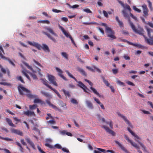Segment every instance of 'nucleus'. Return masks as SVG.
I'll return each mask as SVG.
<instances>
[{"label":"nucleus","instance_id":"nucleus-1","mask_svg":"<svg viewBox=\"0 0 153 153\" xmlns=\"http://www.w3.org/2000/svg\"><path fill=\"white\" fill-rule=\"evenodd\" d=\"M128 22L130 26L135 33L143 36L145 39L146 42L148 44L151 45H153V36H151V33H153V30L148 28L147 26L146 27V28L149 38H148L144 35V31L143 28L141 27H138L137 29L130 19H128Z\"/></svg>","mask_w":153,"mask_h":153},{"label":"nucleus","instance_id":"nucleus-2","mask_svg":"<svg viewBox=\"0 0 153 153\" xmlns=\"http://www.w3.org/2000/svg\"><path fill=\"white\" fill-rule=\"evenodd\" d=\"M24 64L27 66V68L32 71L33 72V73H31L30 72H28L27 71L25 70H23L22 71V73L28 79V80L30 81V79L29 76L27 75V73L29 74L30 76L33 78L34 79H37V77L35 74L34 73L35 72L33 69V68L32 66H30L27 62H23Z\"/></svg>","mask_w":153,"mask_h":153},{"label":"nucleus","instance_id":"nucleus-3","mask_svg":"<svg viewBox=\"0 0 153 153\" xmlns=\"http://www.w3.org/2000/svg\"><path fill=\"white\" fill-rule=\"evenodd\" d=\"M66 73L67 74L69 77L74 79V80L77 82V85L82 88L83 90L86 93H88L87 91H89V90L87 88V86L85 85L82 82L78 81L73 76L72 74L68 70L65 71Z\"/></svg>","mask_w":153,"mask_h":153},{"label":"nucleus","instance_id":"nucleus-4","mask_svg":"<svg viewBox=\"0 0 153 153\" xmlns=\"http://www.w3.org/2000/svg\"><path fill=\"white\" fill-rule=\"evenodd\" d=\"M18 90L20 94L21 95H24V94L23 91L26 92L27 93L26 94L27 96L29 98H35L36 97V95L31 94L29 90L21 85L18 86Z\"/></svg>","mask_w":153,"mask_h":153},{"label":"nucleus","instance_id":"nucleus-5","mask_svg":"<svg viewBox=\"0 0 153 153\" xmlns=\"http://www.w3.org/2000/svg\"><path fill=\"white\" fill-rule=\"evenodd\" d=\"M105 32L108 37L112 39H115L116 37L115 36V32L109 27H107L105 29Z\"/></svg>","mask_w":153,"mask_h":153},{"label":"nucleus","instance_id":"nucleus-6","mask_svg":"<svg viewBox=\"0 0 153 153\" xmlns=\"http://www.w3.org/2000/svg\"><path fill=\"white\" fill-rule=\"evenodd\" d=\"M5 53L2 47L0 45V56L1 57L2 59H4L5 60L8 61L10 64L13 66L15 67V64L10 59L7 58L4 56L3 55Z\"/></svg>","mask_w":153,"mask_h":153},{"label":"nucleus","instance_id":"nucleus-7","mask_svg":"<svg viewBox=\"0 0 153 153\" xmlns=\"http://www.w3.org/2000/svg\"><path fill=\"white\" fill-rule=\"evenodd\" d=\"M59 28L61 30L62 33L65 35L67 38H69L71 40L72 42L74 44V46L76 47V45L75 42L74 40L72 38L71 36L64 29V28L62 26L59 25Z\"/></svg>","mask_w":153,"mask_h":153},{"label":"nucleus","instance_id":"nucleus-8","mask_svg":"<svg viewBox=\"0 0 153 153\" xmlns=\"http://www.w3.org/2000/svg\"><path fill=\"white\" fill-rule=\"evenodd\" d=\"M117 114L119 116L121 117L123 119L125 122L130 127L132 128L133 127L132 125L130 122L123 115L121 114L120 112H118Z\"/></svg>","mask_w":153,"mask_h":153},{"label":"nucleus","instance_id":"nucleus-9","mask_svg":"<svg viewBox=\"0 0 153 153\" xmlns=\"http://www.w3.org/2000/svg\"><path fill=\"white\" fill-rule=\"evenodd\" d=\"M118 40L120 42H126L129 45H131L135 47H141L140 45L133 43L125 39H122V38H120Z\"/></svg>","mask_w":153,"mask_h":153},{"label":"nucleus","instance_id":"nucleus-10","mask_svg":"<svg viewBox=\"0 0 153 153\" xmlns=\"http://www.w3.org/2000/svg\"><path fill=\"white\" fill-rule=\"evenodd\" d=\"M48 78L49 80L51 83L55 86H57V84L55 81V77L54 76L51 75H48Z\"/></svg>","mask_w":153,"mask_h":153},{"label":"nucleus","instance_id":"nucleus-11","mask_svg":"<svg viewBox=\"0 0 153 153\" xmlns=\"http://www.w3.org/2000/svg\"><path fill=\"white\" fill-rule=\"evenodd\" d=\"M142 7L143 10V16L146 18L148 15V9L146 4L142 6Z\"/></svg>","mask_w":153,"mask_h":153},{"label":"nucleus","instance_id":"nucleus-12","mask_svg":"<svg viewBox=\"0 0 153 153\" xmlns=\"http://www.w3.org/2000/svg\"><path fill=\"white\" fill-rule=\"evenodd\" d=\"M27 43L30 45L37 48L39 50H40L41 48V46L38 43L36 42H31L30 41H28Z\"/></svg>","mask_w":153,"mask_h":153},{"label":"nucleus","instance_id":"nucleus-13","mask_svg":"<svg viewBox=\"0 0 153 153\" xmlns=\"http://www.w3.org/2000/svg\"><path fill=\"white\" fill-rule=\"evenodd\" d=\"M55 69L56 71L58 73V75L59 76H60L61 78L65 80H67V79L63 75V71H62L60 69V68H59L58 67H56Z\"/></svg>","mask_w":153,"mask_h":153},{"label":"nucleus","instance_id":"nucleus-14","mask_svg":"<svg viewBox=\"0 0 153 153\" xmlns=\"http://www.w3.org/2000/svg\"><path fill=\"white\" fill-rule=\"evenodd\" d=\"M102 127L104 128V129L109 134L112 135L113 136L115 135V134L114 132L112 130L109 129V128L108 127L105 126H102Z\"/></svg>","mask_w":153,"mask_h":153},{"label":"nucleus","instance_id":"nucleus-15","mask_svg":"<svg viewBox=\"0 0 153 153\" xmlns=\"http://www.w3.org/2000/svg\"><path fill=\"white\" fill-rule=\"evenodd\" d=\"M45 30L48 31V32L50 33L51 34L55 36H57V34L55 33L53 30L51 28L46 27H45Z\"/></svg>","mask_w":153,"mask_h":153},{"label":"nucleus","instance_id":"nucleus-16","mask_svg":"<svg viewBox=\"0 0 153 153\" xmlns=\"http://www.w3.org/2000/svg\"><path fill=\"white\" fill-rule=\"evenodd\" d=\"M115 142L119 146L121 149L124 151L126 153H130L118 141L115 140Z\"/></svg>","mask_w":153,"mask_h":153},{"label":"nucleus","instance_id":"nucleus-17","mask_svg":"<svg viewBox=\"0 0 153 153\" xmlns=\"http://www.w3.org/2000/svg\"><path fill=\"white\" fill-rule=\"evenodd\" d=\"M12 133L18 135L22 136L23 133L22 131L16 129H12L11 130Z\"/></svg>","mask_w":153,"mask_h":153},{"label":"nucleus","instance_id":"nucleus-18","mask_svg":"<svg viewBox=\"0 0 153 153\" xmlns=\"http://www.w3.org/2000/svg\"><path fill=\"white\" fill-rule=\"evenodd\" d=\"M118 2L125 9H128L129 12L131 11V9L129 5L127 4L124 5L122 1H118Z\"/></svg>","mask_w":153,"mask_h":153},{"label":"nucleus","instance_id":"nucleus-19","mask_svg":"<svg viewBox=\"0 0 153 153\" xmlns=\"http://www.w3.org/2000/svg\"><path fill=\"white\" fill-rule=\"evenodd\" d=\"M23 113L24 115L27 116L28 117L31 116H35V114L33 111H31L29 110L24 111Z\"/></svg>","mask_w":153,"mask_h":153},{"label":"nucleus","instance_id":"nucleus-20","mask_svg":"<svg viewBox=\"0 0 153 153\" xmlns=\"http://www.w3.org/2000/svg\"><path fill=\"white\" fill-rule=\"evenodd\" d=\"M46 102L50 107H52V108L58 111L60 110V109L58 108L56 106L51 104L49 100H46Z\"/></svg>","mask_w":153,"mask_h":153},{"label":"nucleus","instance_id":"nucleus-21","mask_svg":"<svg viewBox=\"0 0 153 153\" xmlns=\"http://www.w3.org/2000/svg\"><path fill=\"white\" fill-rule=\"evenodd\" d=\"M25 140L27 141V143H29L34 149H35V145L33 142L30 140L29 138H25Z\"/></svg>","mask_w":153,"mask_h":153},{"label":"nucleus","instance_id":"nucleus-22","mask_svg":"<svg viewBox=\"0 0 153 153\" xmlns=\"http://www.w3.org/2000/svg\"><path fill=\"white\" fill-rule=\"evenodd\" d=\"M5 120L9 126L13 127H16V126L13 123L11 119L8 118H5Z\"/></svg>","mask_w":153,"mask_h":153},{"label":"nucleus","instance_id":"nucleus-23","mask_svg":"<svg viewBox=\"0 0 153 153\" xmlns=\"http://www.w3.org/2000/svg\"><path fill=\"white\" fill-rule=\"evenodd\" d=\"M100 120H101L103 122H105L107 124H109V126L111 128H113V125L112 122L111 120H110L109 122L105 121V119L104 118H102L101 119H100Z\"/></svg>","mask_w":153,"mask_h":153},{"label":"nucleus","instance_id":"nucleus-24","mask_svg":"<svg viewBox=\"0 0 153 153\" xmlns=\"http://www.w3.org/2000/svg\"><path fill=\"white\" fill-rule=\"evenodd\" d=\"M43 33L46 35L48 37L54 42H56L57 41L56 39L52 36L46 32H43Z\"/></svg>","mask_w":153,"mask_h":153},{"label":"nucleus","instance_id":"nucleus-25","mask_svg":"<svg viewBox=\"0 0 153 153\" xmlns=\"http://www.w3.org/2000/svg\"><path fill=\"white\" fill-rule=\"evenodd\" d=\"M96 150L94 151V153H102V152H105V150L100 148H96Z\"/></svg>","mask_w":153,"mask_h":153},{"label":"nucleus","instance_id":"nucleus-26","mask_svg":"<svg viewBox=\"0 0 153 153\" xmlns=\"http://www.w3.org/2000/svg\"><path fill=\"white\" fill-rule=\"evenodd\" d=\"M41 93L43 95L45 96L48 99H50L52 97V96L50 94L47 93L46 92H44L43 91H42L41 92Z\"/></svg>","mask_w":153,"mask_h":153},{"label":"nucleus","instance_id":"nucleus-27","mask_svg":"<svg viewBox=\"0 0 153 153\" xmlns=\"http://www.w3.org/2000/svg\"><path fill=\"white\" fill-rule=\"evenodd\" d=\"M41 48H42L43 50L46 52H50V50L48 46L45 44H42V47Z\"/></svg>","mask_w":153,"mask_h":153},{"label":"nucleus","instance_id":"nucleus-28","mask_svg":"<svg viewBox=\"0 0 153 153\" xmlns=\"http://www.w3.org/2000/svg\"><path fill=\"white\" fill-rule=\"evenodd\" d=\"M34 102L35 103H39L41 105L45 104L44 101L39 98L35 99L34 100Z\"/></svg>","mask_w":153,"mask_h":153},{"label":"nucleus","instance_id":"nucleus-29","mask_svg":"<svg viewBox=\"0 0 153 153\" xmlns=\"http://www.w3.org/2000/svg\"><path fill=\"white\" fill-rule=\"evenodd\" d=\"M90 88L92 90L93 93L95 94H96L100 97H101V95L99 94V93L97 91L95 88H93L92 87H90Z\"/></svg>","mask_w":153,"mask_h":153},{"label":"nucleus","instance_id":"nucleus-30","mask_svg":"<svg viewBox=\"0 0 153 153\" xmlns=\"http://www.w3.org/2000/svg\"><path fill=\"white\" fill-rule=\"evenodd\" d=\"M127 130L134 137H136L138 139H140V138L138 137V136L136 134H135L134 132H133L130 129V128H128Z\"/></svg>","mask_w":153,"mask_h":153},{"label":"nucleus","instance_id":"nucleus-31","mask_svg":"<svg viewBox=\"0 0 153 153\" xmlns=\"http://www.w3.org/2000/svg\"><path fill=\"white\" fill-rule=\"evenodd\" d=\"M116 20L118 22L119 25L120 27H123V24L122 21H121L119 19V18L118 16L116 17Z\"/></svg>","mask_w":153,"mask_h":153},{"label":"nucleus","instance_id":"nucleus-32","mask_svg":"<svg viewBox=\"0 0 153 153\" xmlns=\"http://www.w3.org/2000/svg\"><path fill=\"white\" fill-rule=\"evenodd\" d=\"M86 102L87 105L88 107L91 109L93 108L94 107L93 106L92 104L90 101L87 100L86 101Z\"/></svg>","mask_w":153,"mask_h":153},{"label":"nucleus","instance_id":"nucleus-33","mask_svg":"<svg viewBox=\"0 0 153 153\" xmlns=\"http://www.w3.org/2000/svg\"><path fill=\"white\" fill-rule=\"evenodd\" d=\"M130 143L131 145L132 146H133L136 149L138 150H140V148L139 147L137 146L136 143L134 142H133L132 141H131Z\"/></svg>","mask_w":153,"mask_h":153},{"label":"nucleus","instance_id":"nucleus-34","mask_svg":"<svg viewBox=\"0 0 153 153\" xmlns=\"http://www.w3.org/2000/svg\"><path fill=\"white\" fill-rule=\"evenodd\" d=\"M42 80L43 84L49 88H50L51 86L48 84V82L45 79H42Z\"/></svg>","mask_w":153,"mask_h":153},{"label":"nucleus","instance_id":"nucleus-35","mask_svg":"<svg viewBox=\"0 0 153 153\" xmlns=\"http://www.w3.org/2000/svg\"><path fill=\"white\" fill-rule=\"evenodd\" d=\"M16 144L20 147V150L21 152L22 153L24 152V149L22 146L19 143L17 142L16 143Z\"/></svg>","mask_w":153,"mask_h":153},{"label":"nucleus","instance_id":"nucleus-36","mask_svg":"<svg viewBox=\"0 0 153 153\" xmlns=\"http://www.w3.org/2000/svg\"><path fill=\"white\" fill-rule=\"evenodd\" d=\"M147 1L148 3V7L150 10L151 11L153 10V8L152 6V4L149 0H147Z\"/></svg>","mask_w":153,"mask_h":153},{"label":"nucleus","instance_id":"nucleus-37","mask_svg":"<svg viewBox=\"0 0 153 153\" xmlns=\"http://www.w3.org/2000/svg\"><path fill=\"white\" fill-rule=\"evenodd\" d=\"M38 22L40 23H46L48 24L50 23V21L48 20H39L38 21Z\"/></svg>","mask_w":153,"mask_h":153},{"label":"nucleus","instance_id":"nucleus-38","mask_svg":"<svg viewBox=\"0 0 153 153\" xmlns=\"http://www.w3.org/2000/svg\"><path fill=\"white\" fill-rule=\"evenodd\" d=\"M78 70L83 76H86L87 74L85 71L81 68H79Z\"/></svg>","mask_w":153,"mask_h":153},{"label":"nucleus","instance_id":"nucleus-39","mask_svg":"<svg viewBox=\"0 0 153 153\" xmlns=\"http://www.w3.org/2000/svg\"><path fill=\"white\" fill-rule=\"evenodd\" d=\"M102 79L103 80V82L105 84L106 86L108 87H109L110 86V84L108 83V81L106 80L105 78L103 76L102 77Z\"/></svg>","mask_w":153,"mask_h":153},{"label":"nucleus","instance_id":"nucleus-40","mask_svg":"<svg viewBox=\"0 0 153 153\" xmlns=\"http://www.w3.org/2000/svg\"><path fill=\"white\" fill-rule=\"evenodd\" d=\"M93 68H94V69H93V68H92L91 70V71L93 72H94L95 71V70H96L99 73H101V70L99 68H97V67L95 66H94Z\"/></svg>","mask_w":153,"mask_h":153},{"label":"nucleus","instance_id":"nucleus-41","mask_svg":"<svg viewBox=\"0 0 153 153\" xmlns=\"http://www.w3.org/2000/svg\"><path fill=\"white\" fill-rule=\"evenodd\" d=\"M67 4L68 5V6L70 8H72L74 9L76 8H77L78 7H79V5L78 4H75L73 5L72 6H71L70 4L68 3Z\"/></svg>","mask_w":153,"mask_h":153},{"label":"nucleus","instance_id":"nucleus-42","mask_svg":"<svg viewBox=\"0 0 153 153\" xmlns=\"http://www.w3.org/2000/svg\"><path fill=\"white\" fill-rule=\"evenodd\" d=\"M137 142L143 148V150L144 151H146V148L145 147L143 144L141 142L138 140H137Z\"/></svg>","mask_w":153,"mask_h":153},{"label":"nucleus","instance_id":"nucleus-43","mask_svg":"<svg viewBox=\"0 0 153 153\" xmlns=\"http://www.w3.org/2000/svg\"><path fill=\"white\" fill-rule=\"evenodd\" d=\"M62 91L66 96H67L69 97H70L71 95L69 91H67L65 89H63Z\"/></svg>","mask_w":153,"mask_h":153},{"label":"nucleus","instance_id":"nucleus-44","mask_svg":"<svg viewBox=\"0 0 153 153\" xmlns=\"http://www.w3.org/2000/svg\"><path fill=\"white\" fill-rule=\"evenodd\" d=\"M0 84L4 85H7L11 86H12L11 84L6 82H0Z\"/></svg>","mask_w":153,"mask_h":153},{"label":"nucleus","instance_id":"nucleus-45","mask_svg":"<svg viewBox=\"0 0 153 153\" xmlns=\"http://www.w3.org/2000/svg\"><path fill=\"white\" fill-rule=\"evenodd\" d=\"M61 55L65 58L66 59H68V55L66 53L64 52H62L61 53Z\"/></svg>","mask_w":153,"mask_h":153},{"label":"nucleus","instance_id":"nucleus-46","mask_svg":"<svg viewBox=\"0 0 153 153\" xmlns=\"http://www.w3.org/2000/svg\"><path fill=\"white\" fill-rule=\"evenodd\" d=\"M37 105L36 104H34L32 105H29V108L31 110L35 109L37 107Z\"/></svg>","mask_w":153,"mask_h":153},{"label":"nucleus","instance_id":"nucleus-47","mask_svg":"<svg viewBox=\"0 0 153 153\" xmlns=\"http://www.w3.org/2000/svg\"><path fill=\"white\" fill-rule=\"evenodd\" d=\"M55 123V121L54 120H51L47 121V123L48 125L54 124Z\"/></svg>","mask_w":153,"mask_h":153},{"label":"nucleus","instance_id":"nucleus-48","mask_svg":"<svg viewBox=\"0 0 153 153\" xmlns=\"http://www.w3.org/2000/svg\"><path fill=\"white\" fill-rule=\"evenodd\" d=\"M45 145L49 148L50 149H52L54 148V146H52L48 143H46L45 144Z\"/></svg>","mask_w":153,"mask_h":153},{"label":"nucleus","instance_id":"nucleus-49","mask_svg":"<svg viewBox=\"0 0 153 153\" xmlns=\"http://www.w3.org/2000/svg\"><path fill=\"white\" fill-rule=\"evenodd\" d=\"M83 11L86 12L87 13H92V12L88 8H87L83 9Z\"/></svg>","mask_w":153,"mask_h":153},{"label":"nucleus","instance_id":"nucleus-50","mask_svg":"<svg viewBox=\"0 0 153 153\" xmlns=\"http://www.w3.org/2000/svg\"><path fill=\"white\" fill-rule=\"evenodd\" d=\"M122 13L125 18H127L128 16V15L125 10H123L122 11Z\"/></svg>","mask_w":153,"mask_h":153},{"label":"nucleus","instance_id":"nucleus-51","mask_svg":"<svg viewBox=\"0 0 153 153\" xmlns=\"http://www.w3.org/2000/svg\"><path fill=\"white\" fill-rule=\"evenodd\" d=\"M133 8L134 10L137 12L138 13H140L141 12V10H140L137 8L135 6H133Z\"/></svg>","mask_w":153,"mask_h":153},{"label":"nucleus","instance_id":"nucleus-52","mask_svg":"<svg viewBox=\"0 0 153 153\" xmlns=\"http://www.w3.org/2000/svg\"><path fill=\"white\" fill-rule=\"evenodd\" d=\"M71 102L74 104H77L78 103L77 101L74 98H71Z\"/></svg>","mask_w":153,"mask_h":153},{"label":"nucleus","instance_id":"nucleus-53","mask_svg":"<svg viewBox=\"0 0 153 153\" xmlns=\"http://www.w3.org/2000/svg\"><path fill=\"white\" fill-rule=\"evenodd\" d=\"M17 79L19 80L22 83H25V82L23 79L22 76H20L17 77Z\"/></svg>","mask_w":153,"mask_h":153},{"label":"nucleus","instance_id":"nucleus-54","mask_svg":"<svg viewBox=\"0 0 153 153\" xmlns=\"http://www.w3.org/2000/svg\"><path fill=\"white\" fill-rule=\"evenodd\" d=\"M54 148L55 147L57 149H61L62 148V147L59 144H56L54 146Z\"/></svg>","mask_w":153,"mask_h":153},{"label":"nucleus","instance_id":"nucleus-55","mask_svg":"<svg viewBox=\"0 0 153 153\" xmlns=\"http://www.w3.org/2000/svg\"><path fill=\"white\" fill-rule=\"evenodd\" d=\"M103 13L104 15V16L106 18H108V13L105 10H103Z\"/></svg>","mask_w":153,"mask_h":153},{"label":"nucleus","instance_id":"nucleus-56","mask_svg":"<svg viewBox=\"0 0 153 153\" xmlns=\"http://www.w3.org/2000/svg\"><path fill=\"white\" fill-rule=\"evenodd\" d=\"M84 80L88 82L89 85L91 86V87H92L93 85V83L91 82L86 79H85Z\"/></svg>","mask_w":153,"mask_h":153},{"label":"nucleus","instance_id":"nucleus-57","mask_svg":"<svg viewBox=\"0 0 153 153\" xmlns=\"http://www.w3.org/2000/svg\"><path fill=\"white\" fill-rule=\"evenodd\" d=\"M61 149L62 151L67 153H68L69 152L68 149L66 148H62Z\"/></svg>","mask_w":153,"mask_h":153},{"label":"nucleus","instance_id":"nucleus-58","mask_svg":"<svg viewBox=\"0 0 153 153\" xmlns=\"http://www.w3.org/2000/svg\"><path fill=\"white\" fill-rule=\"evenodd\" d=\"M3 139V140H5L8 141H13V140L12 139L8 137H4Z\"/></svg>","mask_w":153,"mask_h":153},{"label":"nucleus","instance_id":"nucleus-59","mask_svg":"<svg viewBox=\"0 0 153 153\" xmlns=\"http://www.w3.org/2000/svg\"><path fill=\"white\" fill-rule=\"evenodd\" d=\"M33 62L37 65L41 67H43L42 65L38 62L36 61L35 59L33 60Z\"/></svg>","mask_w":153,"mask_h":153},{"label":"nucleus","instance_id":"nucleus-60","mask_svg":"<svg viewBox=\"0 0 153 153\" xmlns=\"http://www.w3.org/2000/svg\"><path fill=\"white\" fill-rule=\"evenodd\" d=\"M113 73L114 74H116L118 73V70L117 69H112V70Z\"/></svg>","mask_w":153,"mask_h":153},{"label":"nucleus","instance_id":"nucleus-61","mask_svg":"<svg viewBox=\"0 0 153 153\" xmlns=\"http://www.w3.org/2000/svg\"><path fill=\"white\" fill-rule=\"evenodd\" d=\"M124 137H125V139H126V140L129 143H130L131 141V140H130L129 138H128V136H127V135H126V134H124Z\"/></svg>","mask_w":153,"mask_h":153},{"label":"nucleus","instance_id":"nucleus-62","mask_svg":"<svg viewBox=\"0 0 153 153\" xmlns=\"http://www.w3.org/2000/svg\"><path fill=\"white\" fill-rule=\"evenodd\" d=\"M37 149L41 153H44L45 152H44L43 150H42L41 147H40L39 146H37Z\"/></svg>","mask_w":153,"mask_h":153},{"label":"nucleus","instance_id":"nucleus-63","mask_svg":"<svg viewBox=\"0 0 153 153\" xmlns=\"http://www.w3.org/2000/svg\"><path fill=\"white\" fill-rule=\"evenodd\" d=\"M37 149L41 153H44L45 152H44L43 150H42L41 147H40L39 146H37Z\"/></svg>","mask_w":153,"mask_h":153},{"label":"nucleus","instance_id":"nucleus-64","mask_svg":"<svg viewBox=\"0 0 153 153\" xmlns=\"http://www.w3.org/2000/svg\"><path fill=\"white\" fill-rule=\"evenodd\" d=\"M52 11L53 12L56 13L61 12H62V11L60 10H57V9H52Z\"/></svg>","mask_w":153,"mask_h":153}]
</instances>
